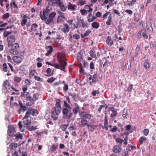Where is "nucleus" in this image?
I'll use <instances>...</instances> for the list:
<instances>
[{"instance_id":"f03ea898","label":"nucleus","mask_w":156,"mask_h":156,"mask_svg":"<svg viewBox=\"0 0 156 156\" xmlns=\"http://www.w3.org/2000/svg\"><path fill=\"white\" fill-rule=\"evenodd\" d=\"M71 108H62V118L64 119H69L72 117L73 113L70 112Z\"/></svg>"},{"instance_id":"2f4dec72","label":"nucleus","mask_w":156,"mask_h":156,"mask_svg":"<svg viewBox=\"0 0 156 156\" xmlns=\"http://www.w3.org/2000/svg\"><path fill=\"white\" fill-rule=\"evenodd\" d=\"M22 80V78L16 76H14L13 81L15 82L19 83Z\"/></svg>"},{"instance_id":"69168bd1","label":"nucleus","mask_w":156,"mask_h":156,"mask_svg":"<svg viewBox=\"0 0 156 156\" xmlns=\"http://www.w3.org/2000/svg\"><path fill=\"white\" fill-rule=\"evenodd\" d=\"M144 68L147 69H148L150 67L149 63L147 62H145L144 63Z\"/></svg>"},{"instance_id":"c9c22d12","label":"nucleus","mask_w":156,"mask_h":156,"mask_svg":"<svg viewBox=\"0 0 156 156\" xmlns=\"http://www.w3.org/2000/svg\"><path fill=\"white\" fill-rule=\"evenodd\" d=\"M58 115H57L55 112H53V111L51 110V117L54 120H56L58 118Z\"/></svg>"},{"instance_id":"ddd939ff","label":"nucleus","mask_w":156,"mask_h":156,"mask_svg":"<svg viewBox=\"0 0 156 156\" xmlns=\"http://www.w3.org/2000/svg\"><path fill=\"white\" fill-rule=\"evenodd\" d=\"M45 48L47 51V52L45 54V56H48L51 55L53 51L52 47L51 46L49 45L48 46H46Z\"/></svg>"},{"instance_id":"58836bf2","label":"nucleus","mask_w":156,"mask_h":156,"mask_svg":"<svg viewBox=\"0 0 156 156\" xmlns=\"http://www.w3.org/2000/svg\"><path fill=\"white\" fill-rule=\"evenodd\" d=\"M91 31L89 30H86L84 34H81V36L82 38H84L88 36L91 33Z\"/></svg>"},{"instance_id":"a19ab883","label":"nucleus","mask_w":156,"mask_h":156,"mask_svg":"<svg viewBox=\"0 0 156 156\" xmlns=\"http://www.w3.org/2000/svg\"><path fill=\"white\" fill-rule=\"evenodd\" d=\"M126 60H124L122 63V65L121 66V68L122 70H124L126 68Z\"/></svg>"},{"instance_id":"bb28decb","label":"nucleus","mask_w":156,"mask_h":156,"mask_svg":"<svg viewBox=\"0 0 156 156\" xmlns=\"http://www.w3.org/2000/svg\"><path fill=\"white\" fill-rule=\"evenodd\" d=\"M62 83L64 84V86L63 87V91L65 93L67 92L68 90L69 89L68 85L67 83H66V82L64 81H62Z\"/></svg>"},{"instance_id":"a211bd4d","label":"nucleus","mask_w":156,"mask_h":156,"mask_svg":"<svg viewBox=\"0 0 156 156\" xmlns=\"http://www.w3.org/2000/svg\"><path fill=\"white\" fill-rule=\"evenodd\" d=\"M81 125L82 126L85 127L89 125V122L87 120L84 119V118H81Z\"/></svg>"},{"instance_id":"5701e85b","label":"nucleus","mask_w":156,"mask_h":156,"mask_svg":"<svg viewBox=\"0 0 156 156\" xmlns=\"http://www.w3.org/2000/svg\"><path fill=\"white\" fill-rule=\"evenodd\" d=\"M76 5L73 4L70 2L68 3L67 8L69 10H74L75 9Z\"/></svg>"},{"instance_id":"f704fd0d","label":"nucleus","mask_w":156,"mask_h":156,"mask_svg":"<svg viewBox=\"0 0 156 156\" xmlns=\"http://www.w3.org/2000/svg\"><path fill=\"white\" fill-rule=\"evenodd\" d=\"M112 17L111 15L110 14L109 15L107 21L106 22V24L108 25H110L111 24L112 22Z\"/></svg>"},{"instance_id":"e2e57ef3","label":"nucleus","mask_w":156,"mask_h":156,"mask_svg":"<svg viewBox=\"0 0 156 156\" xmlns=\"http://www.w3.org/2000/svg\"><path fill=\"white\" fill-rule=\"evenodd\" d=\"M149 131L148 129H145L143 131V132L145 136H147L149 134Z\"/></svg>"},{"instance_id":"4468645a","label":"nucleus","mask_w":156,"mask_h":156,"mask_svg":"<svg viewBox=\"0 0 156 156\" xmlns=\"http://www.w3.org/2000/svg\"><path fill=\"white\" fill-rule=\"evenodd\" d=\"M12 59L16 64H19L22 62V59L20 56L15 55L13 56Z\"/></svg>"},{"instance_id":"0eeeda50","label":"nucleus","mask_w":156,"mask_h":156,"mask_svg":"<svg viewBox=\"0 0 156 156\" xmlns=\"http://www.w3.org/2000/svg\"><path fill=\"white\" fill-rule=\"evenodd\" d=\"M16 40L15 36L12 34L8 36L7 39L8 46H10L11 44H14Z\"/></svg>"},{"instance_id":"2eb2a0df","label":"nucleus","mask_w":156,"mask_h":156,"mask_svg":"<svg viewBox=\"0 0 156 156\" xmlns=\"http://www.w3.org/2000/svg\"><path fill=\"white\" fill-rule=\"evenodd\" d=\"M108 124L107 117L105 116V117L104 126H102V128L105 129V130H108Z\"/></svg>"},{"instance_id":"cd10ccee","label":"nucleus","mask_w":156,"mask_h":156,"mask_svg":"<svg viewBox=\"0 0 156 156\" xmlns=\"http://www.w3.org/2000/svg\"><path fill=\"white\" fill-rule=\"evenodd\" d=\"M97 126L96 125H91L90 124H89V125L87 126V128L91 132H93L95 130V127H97Z\"/></svg>"},{"instance_id":"8fccbe9b","label":"nucleus","mask_w":156,"mask_h":156,"mask_svg":"<svg viewBox=\"0 0 156 156\" xmlns=\"http://www.w3.org/2000/svg\"><path fill=\"white\" fill-rule=\"evenodd\" d=\"M97 76L96 74L94 73L92 76V80L93 82L96 83L98 81L97 78Z\"/></svg>"},{"instance_id":"bf43d9fd","label":"nucleus","mask_w":156,"mask_h":156,"mask_svg":"<svg viewBox=\"0 0 156 156\" xmlns=\"http://www.w3.org/2000/svg\"><path fill=\"white\" fill-rule=\"evenodd\" d=\"M51 69H50V68H47V69L46 70V72L48 74H46L45 75V76H50L51 75V74H50L51 73Z\"/></svg>"},{"instance_id":"7c9ffc66","label":"nucleus","mask_w":156,"mask_h":156,"mask_svg":"<svg viewBox=\"0 0 156 156\" xmlns=\"http://www.w3.org/2000/svg\"><path fill=\"white\" fill-rule=\"evenodd\" d=\"M36 73V70L35 69H30L29 77L30 78H31L34 76L35 73Z\"/></svg>"},{"instance_id":"9d476101","label":"nucleus","mask_w":156,"mask_h":156,"mask_svg":"<svg viewBox=\"0 0 156 156\" xmlns=\"http://www.w3.org/2000/svg\"><path fill=\"white\" fill-rule=\"evenodd\" d=\"M15 133V130L13 126H9L8 130V134L10 136L14 137Z\"/></svg>"},{"instance_id":"412c9836","label":"nucleus","mask_w":156,"mask_h":156,"mask_svg":"<svg viewBox=\"0 0 156 156\" xmlns=\"http://www.w3.org/2000/svg\"><path fill=\"white\" fill-rule=\"evenodd\" d=\"M64 27L62 28L61 30L65 33H68L70 30V27L67 23L64 24Z\"/></svg>"},{"instance_id":"1a4fd4ad","label":"nucleus","mask_w":156,"mask_h":156,"mask_svg":"<svg viewBox=\"0 0 156 156\" xmlns=\"http://www.w3.org/2000/svg\"><path fill=\"white\" fill-rule=\"evenodd\" d=\"M80 114V117H82L83 118L87 120V119H90L93 117L92 114H90L84 111L81 112Z\"/></svg>"},{"instance_id":"680f3d73","label":"nucleus","mask_w":156,"mask_h":156,"mask_svg":"<svg viewBox=\"0 0 156 156\" xmlns=\"http://www.w3.org/2000/svg\"><path fill=\"white\" fill-rule=\"evenodd\" d=\"M115 141L116 143L121 144L123 142V140L120 138H117L115 139Z\"/></svg>"},{"instance_id":"6ab92c4d","label":"nucleus","mask_w":156,"mask_h":156,"mask_svg":"<svg viewBox=\"0 0 156 156\" xmlns=\"http://www.w3.org/2000/svg\"><path fill=\"white\" fill-rule=\"evenodd\" d=\"M77 57V60L79 62H80L83 60V55L81 50H80L78 53Z\"/></svg>"},{"instance_id":"7ed1b4c3","label":"nucleus","mask_w":156,"mask_h":156,"mask_svg":"<svg viewBox=\"0 0 156 156\" xmlns=\"http://www.w3.org/2000/svg\"><path fill=\"white\" fill-rule=\"evenodd\" d=\"M39 94L37 92L33 94L32 96H31L29 101L27 102L26 104L28 106H31L35 104V101L39 98Z\"/></svg>"},{"instance_id":"c85d7f7f","label":"nucleus","mask_w":156,"mask_h":156,"mask_svg":"<svg viewBox=\"0 0 156 156\" xmlns=\"http://www.w3.org/2000/svg\"><path fill=\"white\" fill-rule=\"evenodd\" d=\"M137 0H127V4L129 6H131L134 5Z\"/></svg>"},{"instance_id":"c756f323","label":"nucleus","mask_w":156,"mask_h":156,"mask_svg":"<svg viewBox=\"0 0 156 156\" xmlns=\"http://www.w3.org/2000/svg\"><path fill=\"white\" fill-rule=\"evenodd\" d=\"M9 147L11 150H14L17 147V144L16 143H12L10 144Z\"/></svg>"},{"instance_id":"79ce46f5","label":"nucleus","mask_w":156,"mask_h":156,"mask_svg":"<svg viewBox=\"0 0 156 156\" xmlns=\"http://www.w3.org/2000/svg\"><path fill=\"white\" fill-rule=\"evenodd\" d=\"M63 103L64 105H63L62 106V108H72L70 106L69 104V103H68L67 102L65 101H63Z\"/></svg>"},{"instance_id":"f257e3e1","label":"nucleus","mask_w":156,"mask_h":156,"mask_svg":"<svg viewBox=\"0 0 156 156\" xmlns=\"http://www.w3.org/2000/svg\"><path fill=\"white\" fill-rule=\"evenodd\" d=\"M9 47V51L10 53L12 54L16 55L18 54L19 44L17 43L11 44L10 46H8Z\"/></svg>"},{"instance_id":"f3484780","label":"nucleus","mask_w":156,"mask_h":156,"mask_svg":"<svg viewBox=\"0 0 156 156\" xmlns=\"http://www.w3.org/2000/svg\"><path fill=\"white\" fill-rule=\"evenodd\" d=\"M106 42L107 44L109 47H111L113 44V39L110 36H108L107 37Z\"/></svg>"},{"instance_id":"37998d69","label":"nucleus","mask_w":156,"mask_h":156,"mask_svg":"<svg viewBox=\"0 0 156 156\" xmlns=\"http://www.w3.org/2000/svg\"><path fill=\"white\" fill-rule=\"evenodd\" d=\"M15 136L16 137L15 139L16 140H18L19 139H22L23 137V136L20 133L15 134L14 137Z\"/></svg>"},{"instance_id":"3c124183","label":"nucleus","mask_w":156,"mask_h":156,"mask_svg":"<svg viewBox=\"0 0 156 156\" xmlns=\"http://www.w3.org/2000/svg\"><path fill=\"white\" fill-rule=\"evenodd\" d=\"M34 78L36 80L38 81L42 82L43 81V80L39 76H34Z\"/></svg>"},{"instance_id":"e433bc0d","label":"nucleus","mask_w":156,"mask_h":156,"mask_svg":"<svg viewBox=\"0 0 156 156\" xmlns=\"http://www.w3.org/2000/svg\"><path fill=\"white\" fill-rule=\"evenodd\" d=\"M8 66L7 64L6 63H4L3 64L2 67V70L4 72H7L8 71L9 72V71L8 70Z\"/></svg>"},{"instance_id":"6e6d98bb","label":"nucleus","mask_w":156,"mask_h":156,"mask_svg":"<svg viewBox=\"0 0 156 156\" xmlns=\"http://www.w3.org/2000/svg\"><path fill=\"white\" fill-rule=\"evenodd\" d=\"M28 130L31 131L33 130H35L37 129L36 126H30V125L29 126H28V128H27Z\"/></svg>"},{"instance_id":"f8f14e48","label":"nucleus","mask_w":156,"mask_h":156,"mask_svg":"<svg viewBox=\"0 0 156 156\" xmlns=\"http://www.w3.org/2000/svg\"><path fill=\"white\" fill-rule=\"evenodd\" d=\"M147 28L148 34H149V39L152 38L151 34L153 33V29L151 24L147 25Z\"/></svg>"},{"instance_id":"dca6fc26","label":"nucleus","mask_w":156,"mask_h":156,"mask_svg":"<svg viewBox=\"0 0 156 156\" xmlns=\"http://www.w3.org/2000/svg\"><path fill=\"white\" fill-rule=\"evenodd\" d=\"M113 152L115 153H119L122 151V147L121 145H116L114 146L112 149Z\"/></svg>"},{"instance_id":"052dcab7","label":"nucleus","mask_w":156,"mask_h":156,"mask_svg":"<svg viewBox=\"0 0 156 156\" xmlns=\"http://www.w3.org/2000/svg\"><path fill=\"white\" fill-rule=\"evenodd\" d=\"M12 32L11 31H5L3 33V36L4 37H6L8 36V35L11 34Z\"/></svg>"},{"instance_id":"39448f33","label":"nucleus","mask_w":156,"mask_h":156,"mask_svg":"<svg viewBox=\"0 0 156 156\" xmlns=\"http://www.w3.org/2000/svg\"><path fill=\"white\" fill-rule=\"evenodd\" d=\"M50 10L47 7L45 10H43V14L42 15L41 12L40 13V16L42 20H45L46 17L48 16L49 13L50 12Z\"/></svg>"},{"instance_id":"9b49d317","label":"nucleus","mask_w":156,"mask_h":156,"mask_svg":"<svg viewBox=\"0 0 156 156\" xmlns=\"http://www.w3.org/2000/svg\"><path fill=\"white\" fill-rule=\"evenodd\" d=\"M21 96L26 98L27 102L29 101L31 95L28 92H22L21 93Z\"/></svg>"},{"instance_id":"4be33fe9","label":"nucleus","mask_w":156,"mask_h":156,"mask_svg":"<svg viewBox=\"0 0 156 156\" xmlns=\"http://www.w3.org/2000/svg\"><path fill=\"white\" fill-rule=\"evenodd\" d=\"M38 27V25L36 23H33L31 25L30 29H29V31L31 32L33 31L36 32L37 30Z\"/></svg>"},{"instance_id":"864d4df0","label":"nucleus","mask_w":156,"mask_h":156,"mask_svg":"<svg viewBox=\"0 0 156 156\" xmlns=\"http://www.w3.org/2000/svg\"><path fill=\"white\" fill-rule=\"evenodd\" d=\"M118 130V128L116 126H114L113 128L110 129V131L112 133L116 132Z\"/></svg>"},{"instance_id":"4c0bfd02","label":"nucleus","mask_w":156,"mask_h":156,"mask_svg":"<svg viewBox=\"0 0 156 156\" xmlns=\"http://www.w3.org/2000/svg\"><path fill=\"white\" fill-rule=\"evenodd\" d=\"M58 6L60 7V9L63 12H65L66 11L67 9L66 6H65L63 3L61 5H58Z\"/></svg>"},{"instance_id":"b1692460","label":"nucleus","mask_w":156,"mask_h":156,"mask_svg":"<svg viewBox=\"0 0 156 156\" xmlns=\"http://www.w3.org/2000/svg\"><path fill=\"white\" fill-rule=\"evenodd\" d=\"M24 120L23 122V123L25 125V127H26L27 128H28V126H29L30 125L31 122L30 120L27 119H23Z\"/></svg>"},{"instance_id":"0e129e2a","label":"nucleus","mask_w":156,"mask_h":156,"mask_svg":"<svg viewBox=\"0 0 156 156\" xmlns=\"http://www.w3.org/2000/svg\"><path fill=\"white\" fill-rule=\"evenodd\" d=\"M56 78L55 77H51L49 78L47 80V82L49 83H51L53 82L55 80Z\"/></svg>"},{"instance_id":"338daca9","label":"nucleus","mask_w":156,"mask_h":156,"mask_svg":"<svg viewBox=\"0 0 156 156\" xmlns=\"http://www.w3.org/2000/svg\"><path fill=\"white\" fill-rule=\"evenodd\" d=\"M9 13H7L2 15V17L3 19H6L9 18Z\"/></svg>"},{"instance_id":"a18cd8bd","label":"nucleus","mask_w":156,"mask_h":156,"mask_svg":"<svg viewBox=\"0 0 156 156\" xmlns=\"http://www.w3.org/2000/svg\"><path fill=\"white\" fill-rule=\"evenodd\" d=\"M90 56L92 58H97V57L95 54V51L93 50H91L90 51Z\"/></svg>"},{"instance_id":"774afa93","label":"nucleus","mask_w":156,"mask_h":156,"mask_svg":"<svg viewBox=\"0 0 156 156\" xmlns=\"http://www.w3.org/2000/svg\"><path fill=\"white\" fill-rule=\"evenodd\" d=\"M100 92L98 90H96L92 91V94L93 96H95L96 95V94H98Z\"/></svg>"},{"instance_id":"72a5a7b5","label":"nucleus","mask_w":156,"mask_h":156,"mask_svg":"<svg viewBox=\"0 0 156 156\" xmlns=\"http://www.w3.org/2000/svg\"><path fill=\"white\" fill-rule=\"evenodd\" d=\"M61 108L53 107L52 109V110L53 111V112H55V113L57 115H59L61 112Z\"/></svg>"},{"instance_id":"aec40b11","label":"nucleus","mask_w":156,"mask_h":156,"mask_svg":"<svg viewBox=\"0 0 156 156\" xmlns=\"http://www.w3.org/2000/svg\"><path fill=\"white\" fill-rule=\"evenodd\" d=\"M59 64L60 65L61 69L64 71L65 67L67 65V63L63 60H62L59 62Z\"/></svg>"},{"instance_id":"13d9d810","label":"nucleus","mask_w":156,"mask_h":156,"mask_svg":"<svg viewBox=\"0 0 156 156\" xmlns=\"http://www.w3.org/2000/svg\"><path fill=\"white\" fill-rule=\"evenodd\" d=\"M12 5L14 6V7L18 8V5L16 4L14 0H12L10 3V5L11 8H12Z\"/></svg>"},{"instance_id":"473e14b6","label":"nucleus","mask_w":156,"mask_h":156,"mask_svg":"<svg viewBox=\"0 0 156 156\" xmlns=\"http://www.w3.org/2000/svg\"><path fill=\"white\" fill-rule=\"evenodd\" d=\"M147 140V138L144 136L140 137L139 139V141L140 145L143 144V143L145 142Z\"/></svg>"},{"instance_id":"09e8293b","label":"nucleus","mask_w":156,"mask_h":156,"mask_svg":"<svg viewBox=\"0 0 156 156\" xmlns=\"http://www.w3.org/2000/svg\"><path fill=\"white\" fill-rule=\"evenodd\" d=\"M58 148V146H56L55 144H53L51 145V147L50 148V150L52 152L54 151H56Z\"/></svg>"},{"instance_id":"20e7f679","label":"nucleus","mask_w":156,"mask_h":156,"mask_svg":"<svg viewBox=\"0 0 156 156\" xmlns=\"http://www.w3.org/2000/svg\"><path fill=\"white\" fill-rule=\"evenodd\" d=\"M56 15V13L55 12H51L48 16V18L46 17V19L45 20H43L45 21V23L47 25H51L53 24L54 19Z\"/></svg>"},{"instance_id":"49530a36","label":"nucleus","mask_w":156,"mask_h":156,"mask_svg":"<svg viewBox=\"0 0 156 156\" xmlns=\"http://www.w3.org/2000/svg\"><path fill=\"white\" fill-rule=\"evenodd\" d=\"M77 4L78 5H80L82 6L86 4V2L85 0H80L77 2Z\"/></svg>"},{"instance_id":"4d7b16f0","label":"nucleus","mask_w":156,"mask_h":156,"mask_svg":"<svg viewBox=\"0 0 156 156\" xmlns=\"http://www.w3.org/2000/svg\"><path fill=\"white\" fill-rule=\"evenodd\" d=\"M27 22V19H23L21 22V25L23 27L24 26H25Z\"/></svg>"},{"instance_id":"a878e982","label":"nucleus","mask_w":156,"mask_h":156,"mask_svg":"<svg viewBox=\"0 0 156 156\" xmlns=\"http://www.w3.org/2000/svg\"><path fill=\"white\" fill-rule=\"evenodd\" d=\"M3 85L5 88L9 90H10L11 87L10 84L8 80H6L4 82Z\"/></svg>"},{"instance_id":"6e6552de","label":"nucleus","mask_w":156,"mask_h":156,"mask_svg":"<svg viewBox=\"0 0 156 156\" xmlns=\"http://www.w3.org/2000/svg\"><path fill=\"white\" fill-rule=\"evenodd\" d=\"M74 107L73 109V114L74 115H76L78 113L79 115H81V112L80 111V107L79 105L76 103H74Z\"/></svg>"},{"instance_id":"c03bdc74","label":"nucleus","mask_w":156,"mask_h":156,"mask_svg":"<svg viewBox=\"0 0 156 156\" xmlns=\"http://www.w3.org/2000/svg\"><path fill=\"white\" fill-rule=\"evenodd\" d=\"M60 102V101L59 99H57L56 101L55 106V107L61 108Z\"/></svg>"},{"instance_id":"393cba45","label":"nucleus","mask_w":156,"mask_h":156,"mask_svg":"<svg viewBox=\"0 0 156 156\" xmlns=\"http://www.w3.org/2000/svg\"><path fill=\"white\" fill-rule=\"evenodd\" d=\"M81 23V26L83 28H88V25L87 22L85 21L83 19H81L80 18Z\"/></svg>"},{"instance_id":"603ef678","label":"nucleus","mask_w":156,"mask_h":156,"mask_svg":"<svg viewBox=\"0 0 156 156\" xmlns=\"http://www.w3.org/2000/svg\"><path fill=\"white\" fill-rule=\"evenodd\" d=\"M68 126V124H62L60 126V128L62 131H65L67 128Z\"/></svg>"},{"instance_id":"ea45409f","label":"nucleus","mask_w":156,"mask_h":156,"mask_svg":"<svg viewBox=\"0 0 156 156\" xmlns=\"http://www.w3.org/2000/svg\"><path fill=\"white\" fill-rule=\"evenodd\" d=\"M91 25L92 27L95 29L98 28L100 26L99 23L96 22H93Z\"/></svg>"},{"instance_id":"423d86ee","label":"nucleus","mask_w":156,"mask_h":156,"mask_svg":"<svg viewBox=\"0 0 156 156\" xmlns=\"http://www.w3.org/2000/svg\"><path fill=\"white\" fill-rule=\"evenodd\" d=\"M19 106H20V108L17 110L18 112L20 114L21 112L22 111L23 112L27 110V108L25 105H24L21 101H19Z\"/></svg>"},{"instance_id":"de8ad7c7","label":"nucleus","mask_w":156,"mask_h":156,"mask_svg":"<svg viewBox=\"0 0 156 156\" xmlns=\"http://www.w3.org/2000/svg\"><path fill=\"white\" fill-rule=\"evenodd\" d=\"M112 113L111 114L110 117L112 118H113L116 116L117 115V112L116 110L112 111Z\"/></svg>"},{"instance_id":"5fc2aeb1","label":"nucleus","mask_w":156,"mask_h":156,"mask_svg":"<svg viewBox=\"0 0 156 156\" xmlns=\"http://www.w3.org/2000/svg\"><path fill=\"white\" fill-rule=\"evenodd\" d=\"M31 114V112L30 111H27V112L26 114L23 117V119H26L28 118H29L30 116V115Z\"/></svg>"}]
</instances>
